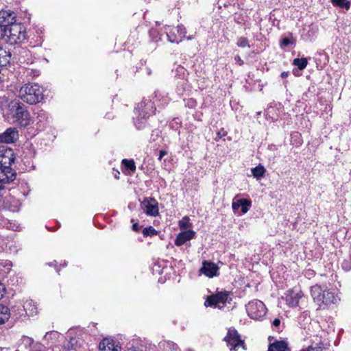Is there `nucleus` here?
Returning <instances> with one entry per match:
<instances>
[{
    "mask_svg": "<svg viewBox=\"0 0 351 351\" xmlns=\"http://www.w3.org/2000/svg\"><path fill=\"white\" fill-rule=\"evenodd\" d=\"M2 38L10 45L20 44L26 38L25 27L14 22L6 29H2L0 39Z\"/></svg>",
    "mask_w": 351,
    "mask_h": 351,
    "instance_id": "obj_1",
    "label": "nucleus"
},
{
    "mask_svg": "<svg viewBox=\"0 0 351 351\" xmlns=\"http://www.w3.org/2000/svg\"><path fill=\"white\" fill-rule=\"evenodd\" d=\"M19 97L24 102L34 105L43 99V91L38 84H27L20 88Z\"/></svg>",
    "mask_w": 351,
    "mask_h": 351,
    "instance_id": "obj_2",
    "label": "nucleus"
},
{
    "mask_svg": "<svg viewBox=\"0 0 351 351\" xmlns=\"http://www.w3.org/2000/svg\"><path fill=\"white\" fill-rule=\"evenodd\" d=\"M10 106L15 109L13 117L16 122L21 126L25 128L30 124L31 116L26 106L19 101L13 100Z\"/></svg>",
    "mask_w": 351,
    "mask_h": 351,
    "instance_id": "obj_3",
    "label": "nucleus"
},
{
    "mask_svg": "<svg viewBox=\"0 0 351 351\" xmlns=\"http://www.w3.org/2000/svg\"><path fill=\"white\" fill-rule=\"evenodd\" d=\"M246 309L248 315L254 319H259L266 313V307L261 300L250 301L247 305Z\"/></svg>",
    "mask_w": 351,
    "mask_h": 351,
    "instance_id": "obj_4",
    "label": "nucleus"
},
{
    "mask_svg": "<svg viewBox=\"0 0 351 351\" xmlns=\"http://www.w3.org/2000/svg\"><path fill=\"white\" fill-rule=\"evenodd\" d=\"M224 340L228 345L232 346L230 351H237L239 347L244 348V341L241 340L239 334L235 329H229Z\"/></svg>",
    "mask_w": 351,
    "mask_h": 351,
    "instance_id": "obj_5",
    "label": "nucleus"
},
{
    "mask_svg": "<svg viewBox=\"0 0 351 351\" xmlns=\"http://www.w3.org/2000/svg\"><path fill=\"white\" fill-rule=\"evenodd\" d=\"M15 155L12 149L0 146V166L10 167L14 162Z\"/></svg>",
    "mask_w": 351,
    "mask_h": 351,
    "instance_id": "obj_6",
    "label": "nucleus"
},
{
    "mask_svg": "<svg viewBox=\"0 0 351 351\" xmlns=\"http://www.w3.org/2000/svg\"><path fill=\"white\" fill-rule=\"evenodd\" d=\"M228 293L226 291L212 294L206 298L204 305L206 306L217 307L219 304H224L228 300Z\"/></svg>",
    "mask_w": 351,
    "mask_h": 351,
    "instance_id": "obj_7",
    "label": "nucleus"
},
{
    "mask_svg": "<svg viewBox=\"0 0 351 351\" xmlns=\"http://www.w3.org/2000/svg\"><path fill=\"white\" fill-rule=\"evenodd\" d=\"M16 22V14L11 10L0 11V34L2 29H6L12 23Z\"/></svg>",
    "mask_w": 351,
    "mask_h": 351,
    "instance_id": "obj_8",
    "label": "nucleus"
},
{
    "mask_svg": "<svg viewBox=\"0 0 351 351\" xmlns=\"http://www.w3.org/2000/svg\"><path fill=\"white\" fill-rule=\"evenodd\" d=\"M19 138V131L16 128H8L5 131L0 134V143H14Z\"/></svg>",
    "mask_w": 351,
    "mask_h": 351,
    "instance_id": "obj_9",
    "label": "nucleus"
},
{
    "mask_svg": "<svg viewBox=\"0 0 351 351\" xmlns=\"http://www.w3.org/2000/svg\"><path fill=\"white\" fill-rule=\"evenodd\" d=\"M16 173L10 167L0 166V184H9L16 179Z\"/></svg>",
    "mask_w": 351,
    "mask_h": 351,
    "instance_id": "obj_10",
    "label": "nucleus"
},
{
    "mask_svg": "<svg viewBox=\"0 0 351 351\" xmlns=\"http://www.w3.org/2000/svg\"><path fill=\"white\" fill-rule=\"evenodd\" d=\"M141 204L147 215L155 217L158 215V202L154 198H145Z\"/></svg>",
    "mask_w": 351,
    "mask_h": 351,
    "instance_id": "obj_11",
    "label": "nucleus"
},
{
    "mask_svg": "<svg viewBox=\"0 0 351 351\" xmlns=\"http://www.w3.org/2000/svg\"><path fill=\"white\" fill-rule=\"evenodd\" d=\"M303 296L300 290L291 289L287 292L285 300L290 307H296L299 304L300 299Z\"/></svg>",
    "mask_w": 351,
    "mask_h": 351,
    "instance_id": "obj_12",
    "label": "nucleus"
},
{
    "mask_svg": "<svg viewBox=\"0 0 351 351\" xmlns=\"http://www.w3.org/2000/svg\"><path fill=\"white\" fill-rule=\"evenodd\" d=\"M219 267L217 265L212 262L204 261L202 267L200 271L206 276L212 278L217 276Z\"/></svg>",
    "mask_w": 351,
    "mask_h": 351,
    "instance_id": "obj_13",
    "label": "nucleus"
},
{
    "mask_svg": "<svg viewBox=\"0 0 351 351\" xmlns=\"http://www.w3.org/2000/svg\"><path fill=\"white\" fill-rule=\"evenodd\" d=\"M195 232L193 230H189L179 233L175 239V245L181 246L186 241H190L195 237Z\"/></svg>",
    "mask_w": 351,
    "mask_h": 351,
    "instance_id": "obj_14",
    "label": "nucleus"
},
{
    "mask_svg": "<svg viewBox=\"0 0 351 351\" xmlns=\"http://www.w3.org/2000/svg\"><path fill=\"white\" fill-rule=\"evenodd\" d=\"M101 351H121V347L115 343L114 340L104 339L99 344Z\"/></svg>",
    "mask_w": 351,
    "mask_h": 351,
    "instance_id": "obj_15",
    "label": "nucleus"
},
{
    "mask_svg": "<svg viewBox=\"0 0 351 351\" xmlns=\"http://www.w3.org/2000/svg\"><path fill=\"white\" fill-rule=\"evenodd\" d=\"M268 351H290L285 341H276L269 344Z\"/></svg>",
    "mask_w": 351,
    "mask_h": 351,
    "instance_id": "obj_16",
    "label": "nucleus"
},
{
    "mask_svg": "<svg viewBox=\"0 0 351 351\" xmlns=\"http://www.w3.org/2000/svg\"><path fill=\"white\" fill-rule=\"evenodd\" d=\"M323 290L319 285H314L311 287V296L315 302H316L319 306H320V301L322 298V295L323 293Z\"/></svg>",
    "mask_w": 351,
    "mask_h": 351,
    "instance_id": "obj_17",
    "label": "nucleus"
},
{
    "mask_svg": "<svg viewBox=\"0 0 351 351\" xmlns=\"http://www.w3.org/2000/svg\"><path fill=\"white\" fill-rule=\"evenodd\" d=\"M335 300L336 298L333 293L325 290L323 291V293L322 295L320 305L322 304H324L326 305L332 304L335 302Z\"/></svg>",
    "mask_w": 351,
    "mask_h": 351,
    "instance_id": "obj_18",
    "label": "nucleus"
},
{
    "mask_svg": "<svg viewBox=\"0 0 351 351\" xmlns=\"http://www.w3.org/2000/svg\"><path fill=\"white\" fill-rule=\"evenodd\" d=\"M11 59V53L0 47V66H7Z\"/></svg>",
    "mask_w": 351,
    "mask_h": 351,
    "instance_id": "obj_19",
    "label": "nucleus"
},
{
    "mask_svg": "<svg viewBox=\"0 0 351 351\" xmlns=\"http://www.w3.org/2000/svg\"><path fill=\"white\" fill-rule=\"evenodd\" d=\"M10 311L8 306L0 304V325L9 319Z\"/></svg>",
    "mask_w": 351,
    "mask_h": 351,
    "instance_id": "obj_20",
    "label": "nucleus"
},
{
    "mask_svg": "<svg viewBox=\"0 0 351 351\" xmlns=\"http://www.w3.org/2000/svg\"><path fill=\"white\" fill-rule=\"evenodd\" d=\"M293 65L296 66L300 70L304 69L308 64V60L306 58H295L293 62Z\"/></svg>",
    "mask_w": 351,
    "mask_h": 351,
    "instance_id": "obj_21",
    "label": "nucleus"
},
{
    "mask_svg": "<svg viewBox=\"0 0 351 351\" xmlns=\"http://www.w3.org/2000/svg\"><path fill=\"white\" fill-rule=\"evenodd\" d=\"M265 172V169L263 166L259 165L258 166L252 169V173L254 177L256 178H261L264 176Z\"/></svg>",
    "mask_w": 351,
    "mask_h": 351,
    "instance_id": "obj_22",
    "label": "nucleus"
},
{
    "mask_svg": "<svg viewBox=\"0 0 351 351\" xmlns=\"http://www.w3.org/2000/svg\"><path fill=\"white\" fill-rule=\"evenodd\" d=\"M176 28L171 29L169 32H167L168 40L172 43H179V42L182 41V38L178 40L177 35L176 34Z\"/></svg>",
    "mask_w": 351,
    "mask_h": 351,
    "instance_id": "obj_23",
    "label": "nucleus"
},
{
    "mask_svg": "<svg viewBox=\"0 0 351 351\" xmlns=\"http://www.w3.org/2000/svg\"><path fill=\"white\" fill-rule=\"evenodd\" d=\"M334 5L339 6L340 8H344L347 10L350 9V3L347 0H331Z\"/></svg>",
    "mask_w": 351,
    "mask_h": 351,
    "instance_id": "obj_24",
    "label": "nucleus"
},
{
    "mask_svg": "<svg viewBox=\"0 0 351 351\" xmlns=\"http://www.w3.org/2000/svg\"><path fill=\"white\" fill-rule=\"evenodd\" d=\"M123 165H124L125 167L127 169H130L131 171H135L136 170V166L134 161L133 160H128V159H123L122 160Z\"/></svg>",
    "mask_w": 351,
    "mask_h": 351,
    "instance_id": "obj_25",
    "label": "nucleus"
},
{
    "mask_svg": "<svg viewBox=\"0 0 351 351\" xmlns=\"http://www.w3.org/2000/svg\"><path fill=\"white\" fill-rule=\"evenodd\" d=\"M143 234L145 237H152L154 235H156L157 231L152 226H148L143 229Z\"/></svg>",
    "mask_w": 351,
    "mask_h": 351,
    "instance_id": "obj_26",
    "label": "nucleus"
},
{
    "mask_svg": "<svg viewBox=\"0 0 351 351\" xmlns=\"http://www.w3.org/2000/svg\"><path fill=\"white\" fill-rule=\"evenodd\" d=\"M241 203L242 205L240 207H241L242 213H246L248 211V207L251 206V202L245 199H241Z\"/></svg>",
    "mask_w": 351,
    "mask_h": 351,
    "instance_id": "obj_27",
    "label": "nucleus"
},
{
    "mask_svg": "<svg viewBox=\"0 0 351 351\" xmlns=\"http://www.w3.org/2000/svg\"><path fill=\"white\" fill-rule=\"evenodd\" d=\"M237 45L239 47H250V45L248 44V40L245 37H241L238 39V41H237Z\"/></svg>",
    "mask_w": 351,
    "mask_h": 351,
    "instance_id": "obj_28",
    "label": "nucleus"
},
{
    "mask_svg": "<svg viewBox=\"0 0 351 351\" xmlns=\"http://www.w3.org/2000/svg\"><path fill=\"white\" fill-rule=\"evenodd\" d=\"M178 34L180 36V38L185 37V34L186 33V28L182 25H178L176 28Z\"/></svg>",
    "mask_w": 351,
    "mask_h": 351,
    "instance_id": "obj_29",
    "label": "nucleus"
},
{
    "mask_svg": "<svg viewBox=\"0 0 351 351\" xmlns=\"http://www.w3.org/2000/svg\"><path fill=\"white\" fill-rule=\"evenodd\" d=\"M189 224V218L187 217H184L180 221V227L181 228H187Z\"/></svg>",
    "mask_w": 351,
    "mask_h": 351,
    "instance_id": "obj_30",
    "label": "nucleus"
},
{
    "mask_svg": "<svg viewBox=\"0 0 351 351\" xmlns=\"http://www.w3.org/2000/svg\"><path fill=\"white\" fill-rule=\"evenodd\" d=\"M242 205L241 203V199H239L237 202H233L232 204V209L234 210H238L240 206Z\"/></svg>",
    "mask_w": 351,
    "mask_h": 351,
    "instance_id": "obj_31",
    "label": "nucleus"
},
{
    "mask_svg": "<svg viewBox=\"0 0 351 351\" xmlns=\"http://www.w3.org/2000/svg\"><path fill=\"white\" fill-rule=\"evenodd\" d=\"M5 293V288L3 284L0 282V300L3 297Z\"/></svg>",
    "mask_w": 351,
    "mask_h": 351,
    "instance_id": "obj_32",
    "label": "nucleus"
},
{
    "mask_svg": "<svg viewBox=\"0 0 351 351\" xmlns=\"http://www.w3.org/2000/svg\"><path fill=\"white\" fill-rule=\"evenodd\" d=\"M291 43V40L288 38H284L282 40L283 46H288Z\"/></svg>",
    "mask_w": 351,
    "mask_h": 351,
    "instance_id": "obj_33",
    "label": "nucleus"
},
{
    "mask_svg": "<svg viewBox=\"0 0 351 351\" xmlns=\"http://www.w3.org/2000/svg\"><path fill=\"white\" fill-rule=\"evenodd\" d=\"M167 152L165 150H160L159 153L158 160H161L163 156L167 155Z\"/></svg>",
    "mask_w": 351,
    "mask_h": 351,
    "instance_id": "obj_34",
    "label": "nucleus"
},
{
    "mask_svg": "<svg viewBox=\"0 0 351 351\" xmlns=\"http://www.w3.org/2000/svg\"><path fill=\"white\" fill-rule=\"evenodd\" d=\"M272 324H273V325H274V326H276V327L279 326H280V319H278V318H276V319H274V320L273 321V323H272Z\"/></svg>",
    "mask_w": 351,
    "mask_h": 351,
    "instance_id": "obj_35",
    "label": "nucleus"
},
{
    "mask_svg": "<svg viewBox=\"0 0 351 351\" xmlns=\"http://www.w3.org/2000/svg\"><path fill=\"white\" fill-rule=\"evenodd\" d=\"M32 304V301H26L25 304H24V309L26 311V312L27 313V309H28V307L30 306Z\"/></svg>",
    "mask_w": 351,
    "mask_h": 351,
    "instance_id": "obj_36",
    "label": "nucleus"
},
{
    "mask_svg": "<svg viewBox=\"0 0 351 351\" xmlns=\"http://www.w3.org/2000/svg\"><path fill=\"white\" fill-rule=\"evenodd\" d=\"M132 230L136 232L139 230L138 224L137 223H135L132 225Z\"/></svg>",
    "mask_w": 351,
    "mask_h": 351,
    "instance_id": "obj_37",
    "label": "nucleus"
},
{
    "mask_svg": "<svg viewBox=\"0 0 351 351\" xmlns=\"http://www.w3.org/2000/svg\"><path fill=\"white\" fill-rule=\"evenodd\" d=\"M280 75L282 78H285L288 76V72L284 71V72L281 73Z\"/></svg>",
    "mask_w": 351,
    "mask_h": 351,
    "instance_id": "obj_38",
    "label": "nucleus"
},
{
    "mask_svg": "<svg viewBox=\"0 0 351 351\" xmlns=\"http://www.w3.org/2000/svg\"><path fill=\"white\" fill-rule=\"evenodd\" d=\"M217 135L218 138H221L222 136H225V134L224 133L221 134L220 132H217Z\"/></svg>",
    "mask_w": 351,
    "mask_h": 351,
    "instance_id": "obj_39",
    "label": "nucleus"
},
{
    "mask_svg": "<svg viewBox=\"0 0 351 351\" xmlns=\"http://www.w3.org/2000/svg\"><path fill=\"white\" fill-rule=\"evenodd\" d=\"M237 58H238V61L241 62L240 64H242L243 63V62L241 60L240 57L238 56Z\"/></svg>",
    "mask_w": 351,
    "mask_h": 351,
    "instance_id": "obj_40",
    "label": "nucleus"
},
{
    "mask_svg": "<svg viewBox=\"0 0 351 351\" xmlns=\"http://www.w3.org/2000/svg\"><path fill=\"white\" fill-rule=\"evenodd\" d=\"M32 312L30 313L31 315H33L34 313H36V308H35V311L32 310Z\"/></svg>",
    "mask_w": 351,
    "mask_h": 351,
    "instance_id": "obj_41",
    "label": "nucleus"
},
{
    "mask_svg": "<svg viewBox=\"0 0 351 351\" xmlns=\"http://www.w3.org/2000/svg\"><path fill=\"white\" fill-rule=\"evenodd\" d=\"M346 267L348 268V269H350L349 265H343V267Z\"/></svg>",
    "mask_w": 351,
    "mask_h": 351,
    "instance_id": "obj_42",
    "label": "nucleus"
},
{
    "mask_svg": "<svg viewBox=\"0 0 351 351\" xmlns=\"http://www.w3.org/2000/svg\"><path fill=\"white\" fill-rule=\"evenodd\" d=\"M346 267L348 268V269H350L349 265H343V267Z\"/></svg>",
    "mask_w": 351,
    "mask_h": 351,
    "instance_id": "obj_43",
    "label": "nucleus"
},
{
    "mask_svg": "<svg viewBox=\"0 0 351 351\" xmlns=\"http://www.w3.org/2000/svg\"><path fill=\"white\" fill-rule=\"evenodd\" d=\"M192 38H192V36H189V37H187V39H188V40H191Z\"/></svg>",
    "mask_w": 351,
    "mask_h": 351,
    "instance_id": "obj_44",
    "label": "nucleus"
},
{
    "mask_svg": "<svg viewBox=\"0 0 351 351\" xmlns=\"http://www.w3.org/2000/svg\"><path fill=\"white\" fill-rule=\"evenodd\" d=\"M43 115H45L44 113H42L41 114H38V117H42Z\"/></svg>",
    "mask_w": 351,
    "mask_h": 351,
    "instance_id": "obj_45",
    "label": "nucleus"
},
{
    "mask_svg": "<svg viewBox=\"0 0 351 351\" xmlns=\"http://www.w3.org/2000/svg\"><path fill=\"white\" fill-rule=\"evenodd\" d=\"M302 351H309V350H302Z\"/></svg>",
    "mask_w": 351,
    "mask_h": 351,
    "instance_id": "obj_46",
    "label": "nucleus"
},
{
    "mask_svg": "<svg viewBox=\"0 0 351 351\" xmlns=\"http://www.w3.org/2000/svg\"><path fill=\"white\" fill-rule=\"evenodd\" d=\"M34 351H40V350H34Z\"/></svg>",
    "mask_w": 351,
    "mask_h": 351,
    "instance_id": "obj_47",
    "label": "nucleus"
}]
</instances>
